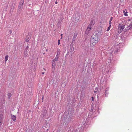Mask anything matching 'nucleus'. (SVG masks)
Wrapping results in <instances>:
<instances>
[{
  "label": "nucleus",
  "instance_id": "f257e3e1",
  "mask_svg": "<svg viewBox=\"0 0 132 132\" xmlns=\"http://www.w3.org/2000/svg\"><path fill=\"white\" fill-rule=\"evenodd\" d=\"M91 42L92 43L93 45H95L98 42V37L95 35L92 36L91 37Z\"/></svg>",
  "mask_w": 132,
  "mask_h": 132
},
{
  "label": "nucleus",
  "instance_id": "f03ea898",
  "mask_svg": "<svg viewBox=\"0 0 132 132\" xmlns=\"http://www.w3.org/2000/svg\"><path fill=\"white\" fill-rule=\"evenodd\" d=\"M126 26L125 25H123L122 24H119L118 26V32H121L125 28V27Z\"/></svg>",
  "mask_w": 132,
  "mask_h": 132
},
{
  "label": "nucleus",
  "instance_id": "7ed1b4c3",
  "mask_svg": "<svg viewBox=\"0 0 132 132\" xmlns=\"http://www.w3.org/2000/svg\"><path fill=\"white\" fill-rule=\"evenodd\" d=\"M119 47V46H115L114 47H112L111 49L112 52H114V53L117 52L119 49H118Z\"/></svg>",
  "mask_w": 132,
  "mask_h": 132
},
{
  "label": "nucleus",
  "instance_id": "20e7f679",
  "mask_svg": "<svg viewBox=\"0 0 132 132\" xmlns=\"http://www.w3.org/2000/svg\"><path fill=\"white\" fill-rule=\"evenodd\" d=\"M92 28L91 26H88L87 29L85 31V34H86L88 35L90 32Z\"/></svg>",
  "mask_w": 132,
  "mask_h": 132
},
{
  "label": "nucleus",
  "instance_id": "39448f33",
  "mask_svg": "<svg viewBox=\"0 0 132 132\" xmlns=\"http://www.w3.org/2000/svg\"><path fill=\"white\" fill-rule=\"evenodd\" d=\"M109 87H108L105 89V96L106 97H107L109 94L108 91L109 90Z\"/></svg>",
  "mask_w": 132,
  "mask_h": 132
},
{
  "label": "nucleus",
  "instance_id": "423d86ee",
  "mask_svg": "<svg viewBox=\"0 0 132 132\" xmlns=\"http://www.w3.org/2000/svg\"><path fill=\"white\" fill-rule=\"evenodd\" d=\"M47 112V110L45 109L44 110L43 112H42L41 114V116L42 117H44L45 116L46 114V113Z\"/></svg>",
  "mask_w": 132,
  "mask_h": 132
},
{
  "label": "nucleus",
  "instance_id": "0eeeda50",
  "mask_svg": "<svg viewBox=\"0 0 132 132\" xmlns=\"http://www.w3.org/2000/svg\"><path fill=\"white\" fill-rule=\"evenodd\" d=\"M3 112L2 111H0V120H2L3 118Z\"/></svg>",
  "mask_w": 132,
  "mask_h": 132
},
{
  "label": "nucleus",
  "instance_id": "6e6552de",
  "mask_svg": "<svg viewBox=\"0 0 132 132\" xmlns=\"http://www.w3.org/2000/svg\"><path fill=\"white\" fill-rule=\"evenodd\" d=\"M11 119L13 121H15L16 120V117L14 115H11Z\"/></svg>",
  "mask_w": 132,
  "mask_h": 132
},
{
  "label": "nucleus",
  "instance_id": "1a4fd4ad",
  "mask_svg": "<svg viewBox=\"0 0 132 132\" xmlns=\"http://www.w3.org/2000/svg\"><path fill=\"white\" fill-rule=\"evenodd\" d=\"M94 23V21L93 20L91 21L90 22V23L89 26H90L92 27L93 26V25Z\"/></svg>",
  "mask_w": 132,
  "mask_h": 132
},
{
  "label": "nucleus",
  "instance_id": "9d476101",
  "mask_svg": "<svg viewBox=\"0 0 132 132\" xmlns=\"http://www.w3.org/2000/svg\"><path fill=\"white\" fill-rule=\"evenodd\" d=\"M77 33L75 34L72 38V40L73 41L75 40L76 38L77 37Z\"/></svg>",
  "mask_w": 132,
  "mask_h": 132
},
{
  "label": "nucleus",
  "instance_id": "9b49d317",
  "mask_svg": "<svg viewBox=\"0 0 132 132\" xmlns=\"http://www.w3.org/2000/svg\"><path fill=\"white\" fill-rule=\"evenodd\" d=\"M132 29V23H131L127 29L126 30H128L129 29Z\"/></svg>",
  "mask_w": 132,
  "mask_h": 132
},
{
  "label": "nucleus",
  "instance_id": "f8f14e48",
  "mask_svg": "<svg viewBox=\"0 0 132 132\" xmlns=\"http://www.w3.org/2000/svg\"><path fill=\"white\" fill-rule=\"evenodd\" d=\"M28 51H24V56H27L28 54Z\"/></svg>",
  "mask_w": 132,
  "mask_h": 132
},
{
  "label": "nucleus",
  "instance_id": "ddd939ff",
  "mask_svg": "<svg viewBox=\"0 0 132 132\" xmlns=\"http://www.w3.org/2000/svg\"><path fill=\"white\" fill-rule=\"evenodd\" d=\"M60 49L58 48L57 49V55L58 56L60 54Z\"/></svg>",
  "mask_w": 132,
  "mask_h": 132
},
{
  "label": "nucleus",
  "instance_id": "4468645a",
  "mask_svg": "<svg viewBox=\"0 0 132 132\" xmlns=\"http://www.w3.org/2000/svg\"><path fill=\"white\" fill-rule=\"evenodd\" d=\"M24 2V0H21L19 4H20L22 6H23V3Z\"/></svg>",
  "mask_w": 132,
  "mask_h": 132
},
{
  "label": "nucleus",
  "instance_id": "2eb2a0df",
  "mask_svg": "<svg viewBox=\"0 0 132 132\" xmlns=\"http://www.w3.org/2000/svg\"><path fill=\"white\" fill-rule=\"evenodd\" d=\"M59 57V56H58L56 55V56L55 58L53 60L54 61H57Z\"/></svg>",
  "mask_w": 132,
  "mask_h": 132
},
{
  "label": "nucleus",
  "instance_id": "dca6fc26",
  "mask_svg": "<svg viewBox=\"0 0 132 132\" xmlns=\"http://www.w3.org/2000/svg\"><path fill=\"white\" fill-rule=\"evenodd\" d=\"M112 19H113V17H112V16L111 17V18H110V20H109V24L110 25H111V23H112L111 21L112 20Z\"/></svg>",
  "mask_w": 132,
  "mask_h": 132
},
{
  "label": "nucleus",
  "instance_id": "f3484780",
  "mask_svg": "<svg viewBox=\"0 0 132 132\" xmlns=\"http://www.w3.org/2000/svg\"><path fill=\"white\" fill-rule=\"evenodd\" d=\"M12 95L10 93H9L7 94L8 98L9 99H10V97Z\"/></svg>",
  "mask_w": 132,
  "mask_h": 132
},
{
  "label": "nucleus",
  "instance_id": "a211bd4d",
  "mask_svg": "<svg viewBox=\"0 0 132 132\" xmlns=\"http://www.w3.org/2000/svg\"><path fill=\"white\" fill-rule=\"evenodd\" d=\"M9 57V56L8 55H6L5 56V62H6L8 60V59Z\"/></svg>",
  "mask_w": 132,
  "mask_h": 132
},
{
  "label": "nucleus",
  "instance_id": "6ab92c4d",
  "mask_svg": "<svg viewBox=\"0 0 132 132\" xmlns=\"http://www.w3.org/2000/svg\"><path fill=\"white\" fill-rule=\"evenodd\" d=\"M29 39H30L29 38L27 37L26 38L25 41L26 42H28L29 40Z\"/></svg>",
  "mask_w": 132,
  "mask_h": 132
},
{
  "label": "nucleus",
  "instance_id": "aec40b11",
  "mask_svg": "<svg viewBox=\"0 0 132 132\" xmlns=\"http://www.w3.org/2000/svg\"><path fill=\"white\" fill-rule=\"evenodd\" d=\"M55 61H54L53 60V62H52V66L55 67Z\"/></svg>",
  "mask_w": 132,
  "mask_h": 132
},
{
  "label": "nucleus",
  "instance_id": "412c9836",
  "mask_svg": "<svg viewBox=\"0 0 132 132\" xmlns=\"http://www.w3.org/2000/svg\"><path fill=\"white\" fill-rule=\"evenodd\" d=\"M23 6L22 5L20 4H19L18 7L19 9H21L23 7Z\"/></svg>",
  "mask_w": 132,
  "mask_h": 132
},
{
  "label": "nucleus",
  "instance_id": "4be33fe9",
  "mask_svg": "<svg viewBox=\"0 0 132 132\" xmlns=\"http://www.w3.org/2000/svg\"><path fill=\"white\" fill-rule=\"evenodd\" d=\"M26 47L24 51H28V46H26Z\"/></svg>",
  "mask_w": 132,
  "mask_h": 132
},
{
  "label": "nucleus",
  "instance_id": "5701e85b",
  "mask_svg": "<svg viewBox=\"0 0 132 132\" xmlns=\"http://www.w3.org/2000/svg\"><path fill=\"white\" fill-rule=\"evenodd\" d=\"M98 91V88H95V91H94V92L95 93H96Z\"/></svg>",
  "mask_w": 132,
  "mask_h": 132
},
{
  "label": "nucleus",
  "instance_id": "b1692460",
  "mask_svg": "<svg viewBox=\"0 0 132 132\" xmlns=\"http://www.w3.org/2000/svg\"><path fill=\"white\" fill-rule=\"evenodd\" d=\"M55 69V67L52 66V72H54V71Z\"/></svg>",
  "mask_w": 132,
  "mask_h": 132
},
{
  "label": "nucleus",
  "instance_id": "393cba45",
  "mask_svg": "<svg viewBox=\"0 0 132 132\" xmlns=\"http://www.w3.org/2000/svg\"><path fill=\"white\" fill-rule=\"evenodd\" d=\"M70 49L71 51H74V48L72 46L71 47Z\"/></svg>",
  "mask_w": 132,
  "mask_h": 132
},
{
  "label": "nucleus",
  "instance_id": "a878e982",
  "mask_svg": "<svg viewBox=\"0 0 132 132\" xmlns=\"http://www.w3.org/2000/svg\"><path fill=\"white\" fill-rule=\"evenodd\" d=\"M111 26V25H109V26L108 27V29L106 30L107 31H108L110 29Z\"/></svg>",
  "mask_w": 132,
  "mask_h": 132
},
{
  "label": "nucleus",
  "instance_id": "bb28decb",
  "mask_svg": "<svg viewBox=\"0 0 132 132\" xmlns=\"http://www.w3.org/2000/svg\"><path fill=\"white\" fill-rule=\"evenodd\" d=\"M60 44V40L59 39L58 40V43H57L58 45H59Z\"/></svg>",
  "mask_w": 132,
  "mask_h": 132
},
{
  "label": "nucleus",
  "instance_id": "cd10ccee",
  "mask_svg": "<svg viewBox=\"0 0 132 132\" xmlns=\"http://www.w3.org/2000/svg\"><path fill=\"white\" fill-rule=\"evenodd\" d=\"M2 121V120H0V127L1 126L2 124L1 123Z\"/></svg>",
  "mask_w": 132,
  "mask_h": 132
},
{
  "label": "nucleus",
  "instance_id": "c85d7f7f",
  "mask_svg": "<svg viewBox=\"0 0 132 132\" xmlns=\"http://www.w3.org/2000/svg\"><path fill=\"white\" fill-rule=\"evenodd\" d=\"M124 15L125 16H127L128 15L126 13H125L124 14Z\"/></svg>",
  "mask_w": 132,
  "mask_h": 132
},
{
  "label": "nucleus",
  "instance_id": "c756f323",
  "mask_svg": "<svg viewBox=\"0 0 132 132\" xmlns=\"http://www.w3.org/2000/svg\"><path fill=\"white\" fill-rule=\"evenodd\" d=\"M92 100L93 101H94V99L93 97H92Z\"/></svg>",
  "mask_w": 132,
  "mask_h": 132
},
{
  "label": "nucleus",
  "instance_id": "7c9ffc66",
  "mask_svg": "<svg viewBox=\"0 0 132 132\" xmlns=\"http://www.w3.org/2000/svg\"><path fill=\"white\" fill-rule=\"evenodd\" d=\"M55 4H57V1H56L55 2Z\"/></svg>",
  "mask_w": 132,
  "mask_h": 132
},
{
  "label": "nucleus",
  "instance_id": "2f4dec72",
  "mask_svg": "<svg viewBox=\"0 0 132 132\" xmlns=\"http://www.w3.org/2000/svg\"><path fill=\"white\" fill-rule=\"evenodd\" d=\"M44 72H42V74H43V75L44 74Z\"/></svg>",
  "mask_w": 132,
  "mask_h": 132
},
{
  "label": "nucleus",
  "instance_id": "473e14b6",
  "mask_svg": "<svg viewBox=\"0 0 132 132\" xmlns=\"http://www.w3.org/2000/svg\"><path fill=\"white\" fill-rule=\"evenodd\" d=\"M63 34H61V36H62V35Z\"/></svg>",
  "mask_w": 132,
  "mask_h": 132
},
{
  "label": "nucleus",
  "instance_id": "72a5a7b5",
  "mask_svg": "<svg viewBox=\"0 0 132 132\" xmlns=\"http://www.w3.org/2000/svg\"><path fill=\"white\" fill-rule=\"evenodd\" d=\"M62 38V36H61V39Z\"/></svg>",
  "mask_w": 132,
  "mask_h": 132
},
{
  "label": "nucleus",
  "instance_id": "f704fd0d",
  "mask_svg": "<svg viewBox=\"0 0 132 132\" xmlns=\"http://www.w3.org/2000/svg\"><path fill=\"white\" fill-rule=\"evenodd\" d=\"M10 31V33H11V31Z\"/></svg>",
  "mask_w": 132,
  "mask_h": 132
},
{
  "label": "nucleus",
  "instance_id": "c9c22d12",
  "mask_svg": "<svg viewBox=\"0 0 132 132\" xmlns=\"http://www.w3.org/2000/svg\"><path fill=\"white\" fill-rule=\"evenodd\" d=\"M43 97H42V100H43Z\"/></svg>",
  "mask_w": 132,
  "mask_h": 132
},
{
  "label": "nucleus",
  "instance_id": "e433bc0d",
  "mask_svg": "<svg viewBox=\"0 0 132 132\" xmlns=\"http://www.w3.org/2000/svg\"><path fill=\"white\" fill-rule=\"evenodd\" d=\"M44 69V70L45 71V69Z\"/></svg>",
  "mask_w": 132,
  "mask_h": 132
},
{
  "label": "nucleus",
  "instance_id": "4c0bfd02",
  "mask_svg": "<svg viewBox=\"0 0 132 132\" xmlns=\"http://www.w3.org/2000/svg\"><path fill=\"white\" fill-rule=\"evenodd\" d=\"M123 12H125V11H123Z\"/></svg>",
  "mask_w": 132,
  "mask_h": 132
},
{
  "label": "nucleus",
  "instance_id": "58836bf2",
  "mask_svg": "<svg viewBox=\"0 0 132 132\" xmlns=\"http://www.w3.org/2000/svg\"><path fill=\"white\" fill-rule=\"evenodd\" d=\"M46 51H47V50H46Z\"/></svg>",
  "mask_w": 132,
  "mask_h": 132
},
{
  "label": "nucleus",
  "instance_id": "ea45409f",
  "mask_svg": "<svg viewBox=\"0 0 132 132\" xmlns=\"http://www.w3.org/2000/svg\"><path fill=\"white\" fill-rule=\"evenodd\" d=\"M71 129H70V131H71Z\"/></svg>",
  "mask_w": 132,
  "mask_h": 132
}]
</instances>
